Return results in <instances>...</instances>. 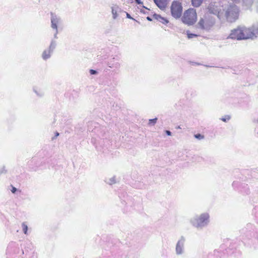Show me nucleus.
<instances>
[{
  "instance_id": "nucleus-1",
  "label": "nucleus",
  "mask_w": 258,
  "mask_h": 258,
  "mask_svg": "<svg viewBox=\"0 0 258 258\" xmlns=\"http://www.w3.org/2000/svg\"><path fill=\"white\" fill-rule=\"evenodd\" d=\"M233 3H228L224 6H222L223 16L226 20L230 22L236 21L239 17L240 9L235 4L241 3V6L244 10H252V7L255 0H231Z\"/></svg>"
},
{
  "instance_id": "nucleus-2",
  "label": "nucleus",
  "mask_w": 258,
  "mask_h": 258,
  "mask_svg": "<svg viewBox=\"0 0 258 258\" xmlns=\"http://www.w3.org/2000/svg\"><path fill=\"white\" fill-rule=\"evenodd\" d=\"M253 36V30L245 26H239L231 31L228 38L238 40H245Z\"/></svg>"
},
{
  "instance_id": "nucleus-3",
  "label": "nucleus",
  "mask_w": 258,
  "mask_h": 258,
  "mask_svg": "<svg viewBox=\"0 0 258 258\" xmlns=\"http://www.w3.org/2000/svg\"><path fill=\"white\" fill-rule=\"evenodd\" d=\"M210 223V214L204 212L197 215L190 219V223L198 229H202L207 227Z\"/></svg>"
},
{
  "instance_id": "nucleus-4",
  "label": "nucleus",
  "mask_w": 258,
  "mask_h": 258,
  "mask_svg": "<svg viewBox=\"0 0 258 258\" xmlns=\"http://www.w3.org/2000/svg\"><path fill=\"white\" fill-rule=\"evenodd\" d=\"M50 27L54 31V38L57 39V34L58 33V29L62 24V20L61 17L56 14L51 13L50 14Z\"/></svg>"
},
{
  "instance_id": "nucleus-5",
  "label": "nucleus",
  "mask_w": 258,
  "mask_h": 258,
  "mask_svg": "<svg viewBox=\"0 0 258 258\" xmlns=\"http://www.w3.org/2000/svg\"><path fill=\"white\" fill-rule=\"evenodd\" d=\"M215 19L209 14H206L203 18H201L198 23L199 26L203 30H209L214 25Z\"/></svg>"
},
{
  "instance_id": "nucleus-6",
  "label": "nucleus",
  "mask_w": 258,
  "mask_h": 258,
  "mask_svg": "<svg viewBox=\"0 0 258 258\" xmlns=\"http://www.w3.org/2000/svg\"><path fill=\"white\" fill-rule=\"evenodd\" d=\"M197 16L196 10L194 9H189L183 14L182 21L183 23L188 25L194 24L197 21Z\"/></svg>"
},
{
  "instance_id": "nucleus-7",
  "label": "nucleus",
  "mask_w": 258,
  "mask_h": 258,
  "mask_svg": "<svg viewBox=\"0 0 258 258\" xmlns=\"http://www.w3.org/2000/svg\"><path fill=\"white\" fill-rule=\"evenodd\" d=\"M182 7L181 4L178 2L174 1L171 6V15L175 19L179 18L182 14Z\"/></svg>"
},
{
  "instance_id": "nucleus-8",
  "label": "nucleus",
  "mask_w": 258,
  "mask_h": 258,
  "mask_svg": "<svg viewBox=\"0 0 258 258\" xmlns=\"http://www.w3.org/2000/svg\"><path fill=\"white\" fill-rule=\"evenodd\" d=\"M208 11L210 14H213L216 15L219 19H221L223 16V12L221 7L218 6L216 3H211L209 6Z\"/></svg>"
},
{
  "instance_id": "nucleus-9",
  "label": "nucleus",
  "mask_w": 258,
  "mask_h": 258,
  "mask_svg": "<svg viewBox=\"0 0 258 258\" xmlns=\"http://www.w3.org/2000/svg\"><path fill=\"white\" fill-rule=\"evenodd\" d=\"M185 238L183 236H181L177 241L175 245V253L176 255H182L184 253V244Z\"/></svg>"
},
{
  "instance_id": "nucleus-10",
  "label": "nucleus",
  "mask_w": 258,
  "mask_h": 258,
  "mask_svg": "<svg viewBox=\"0 0 258 258\" xmlns=\"http://www.w3.org/2000/svg\"><path fill=\"white\" fill-rule=\"evenodd\" d=\"M112 19L116 20L119 16L120 13L123 12V11L116 4H113L111 6Z\"/></svg>"
},
{
  "instance_id": "nucleus-11",
  "label": "nucleus",
  "mask_w": 258,
  "mask_h": 258,
  "mask_svg": "<svg viewBox=\"0 0 258 258\" xmlns=\"http://www.w3.org/2000/svg\"><path fill=\"white\" fill-rule=\"evenodd\" d=\"M108 67L111 69H114L118 70L120 68V64L119 62L115 61L114 58L108 62Z\"/></svg>"
},
{
  "instance_id": "nucleus-12",
  "label": "nucleus",
  "mask_w": 258,
  "mask_h": 258,
  "mask_svg": "<svg viewBox=\"0 0 258 258\" xmlns=\"http://www.w3.org/2000/svg\"><path fill=\"white\" fill-rule=\"evenodd\" d=\"M154 2L161 10L164 9L167 6L166 0H154Z\"/></svg>"
},
{
  "instance_id": "nucleus-13",
  "label": "nucleus",
  "mask_w": 258,
  "mask_h": 258,
  "mask_svg": "<svg viewBox=\"0 0 258 258\" xmlns=\"http://www.w3.org/2000/svg\"><path fill=\"white\" fill-rule=\"evenodd\" d=\"M153 17L154 19H155L156 20H158V21L164 24H167L169 22L168 20L167 19L162 17L160 15L158 14H154L153 15Z\"/></svg>"
},
{
  "instance_id": "nucleus-14",
  "label": "nucleus",
  "mask_w": 258,
  "mask_h": 258,
  "mask_svg": "<svg viewBox=\"0 0 258 258\" xmlns=\"http://www.w3.org/2000/svg\"><path fill=\"white\" fill-rule=\"evenodd\" d=\"M52 51H51L49 48L44 50L42 54V57L44 60H46L50 57Z\"/></svg>"
},
{
  "instance_id": "nucleus-15",
  "label": "nucleus",
  "mask_w": 258,
  "mask_h": 258,
  "mask_svg": "<svg viewBox=\"0 0 258 258\" xmlns=\"http://www.w3.org/2000/svg\"><path fill=\"white\" fill-rule=\"evenodd\" d=\"M56 39H54V38L51 40L50 44L49 45V46L48 48L51 50L53 51L54 49L55 48V47L56 46Z\"/></svg>"
},
{
  "instance_id": "nucleus-16",
  "label": "nucleus",
  "mask_w": 258,
  "mask_h": 258,
  "mask_svg": "<svg viewBox=\"0 0 258 258\" xmlns=\"http://www.w3.org/2000/svg\"><path fill=\"white\" fill-rule=\"evenodd\" d=\"M105 182L109 185L113 184L115 183L116 182V177L115 176H114L110 178H107L105 180Z\"/></svg>"
},
{
  "instance_id": "nucleus-17",
  "label": "nucleus",
  "mask_w": 258,
  "mask_h": 258,
  "mask_svg": "<svg viewBox=\"0 0 258 258\" xmlns=\"http://www.w3.org/2000/svg\"><path fill=\"white\" fill-rule=\"evenodd\" d=\"M203 0H191L192 5L195 7H199L202 3Z\"/></svg>"
},
{
  "instance_id": "nucleus-18",
  "label": "nucleus",
  "mask_w": 258,
  "mask_h": 258,
  "mask_svg": "<svg viewBox=\"0 0 258 258\" xmlns=\"http://www.w3.org/2000/svg\"><path fill=\"white\" fill-rule=\"evenodd\" d=\"M21 226H22V230H23V233L25 235H28V226L26 224V223L25 222H23L22 223Z\"/></svg>"
},
{
  "instance_id": "nucleus-19",
  "label": "nucleus",
  "mask_w": 258,
  "mask_h": 258,
  "mask_svg": "<svg viewBox=\"0 0 258 258\" xmlns=\"http://www.w3.org/2000/svg\"><path fill=\"white\" fill-rule=\"evenodd\" d=\"M33 91L38 96L41 97L44 95V93L42 91H41V90L38 91V89L36 88H33Z\"/></svg>"
},
{
  "instance_id": "nucleus-20",
  "label": "nucleus",
  "mask_w": 258,
  "mask_h": 258,
  "mask_svg": "<svg viewBox=\"0 0 258 258\" xmlns=\"http://www.w3.org/2000/svg\"><path fill=\"white\" fill-rule=\"evenodd\" d=\"M157 121V118H156V117L155 118H153V119H150L149 120L148 124L149 125H151V126L154 125L156 123Z\"/></svg>"
},
{
  "instance_id": "nucleus-21",
  "label": "nucleus",
  "mask_w": 258,
  "mask_h": 258,
  "mask_svg": "<svg viewBox=\"0 0 258 258\" xmlns=\"http://www.w3.org/2000/svg\"><path fill=\"white\" fill-rule=\"evenodd\" d=\"M230 119V116L229 115H226L225 116L221 118V120L224 122H227Z\"/></svg>"
},
{
  "instance_id": "nucleus-22",
  "label": "nucleus",
  "mask_w": 258,
  "mask_h": 258,
  "mask_svg": "<svg viewBox=\"0 0 258 258\" xmlns=\"http://www.w3.org/2000/svg\"><path fill=\"white\" fill-rule=\"evenodd\" d=\"M250 28H252V30H253V36L254 35V34H258V26L257 27H255L254 25L252 26Z\"/></svg>"
},
{
  "instance_id": "nucleus-23",
  "label": "nucleus",
  "mask_w": 258,
  "mask_h": 258,
  "mask_svg": "<svg viewBox=\"0 0 258 258\" xmlns=\"http://www.w3.org/2000/svg\"><path fill=\"white\" fill-rule=\"evenodd\" d=\"M195 137L197 139H199V140H202L204 139V136L200 134H196L195 135Z\"/></svg>"
},
{
  "instance_id": "nucleus-24",
  "label": "nucleus",
  "mask_w": 258,
  "mask_h": 258,
  "mask_svg": "<svg viewBox=\"0 0 258 258\" xmlns=\"http://www.w3.org/2000/svg\"><path fill=\"white\" fill-rule=\"evenodd\" d=\"M197 36H198V35L197 34L187 32V37L189 39L192 38H194L195 37H197Z\"/></svg>"
},
{
  "instance_id": "nucleus-25",
  "label": "nucleus",
  "mask_w": 258,
  "mask_h": 258,
  "mask_svg": "<svg viewBox=\"0 0 258 258\" xmlns=\"http://www.w3.org/2000/svg\"><path fill=\"white\" fill-rule=\"evenodd\" d=\"M124 12L126 13V18H127L128 19H132V20H135V19L134 18H133L131 17V16L128 13H126L125 12Z\"/></svg>"
},
{
  "instance_id": "nucleus-26",
  "label": "nucleus",
  "mask_w": 258,
  "mask_h": 258,
  "mask_svg": "<svg viewBox=\"0 0 258 258\" xmlns=\"http://www.w3.org/2000/svg\"><path fill=\"white\" fill-rule=\"evenodd\" d=\"M90 73L91 75H95L97 74V71L94 70H90Z\"/></svg>"
},
{
  "instance_id": "nucleus-27",
  "label": "nucleus",
  "mask_w": 258,
  "mask_h": 258,
  "mask_svg": "<svg viewBox=\"0 0 258 258\" xmlns=\"http://www.w3.org/2000/svg\"><path fill=\"white\" fill-rule=\"evenodd\" d=\"M6 170L5 169V167H3L2 168V169L0 170V174L3 173H6Z\"/></svg>"
},
{
  "instance_id": "nucleus-28",
  "label": "nucleus",
  "mask_w": 258,
  "mask_h": 258,
  "mask_svg": "<svg viewBox=\"0 0 258 258\" xmlns=\"http://www.w3.org/2000/svg\"><path fill=\"white\" fill-rule=\"evenodd\" d=\"M142 8L143 9H147L148 10L147 8H146L145 6H142ZM141 12L142 13H144V14H145L146 13V12L145 11L144 9H141Z\"/></svg>"
},
{
  "instance_id": "nucleus-29",
  "label": "nucleus",
  "mask_w": 258,
  "mask_h": 258,
  "mask_svg": "<svg viewBox=\"0 0 258 258\" xmlns=\"http://www.w3.org/2000/svg\"><path fill=\"white\" fill-rule=\"evenodd\" d=\"M17 191V188L14 186L12 187V189L11 190V191L12 193H15V192Z\"/></svg>"
},
{
  "instance_id": "nucleus-30",
  "label": "nucleus",
  "mask_w": 258,
  "mask_h": 258,
  "mask_svg": "<svg viewBox=\"0 0 258 258\" xmlns=\"http://www.w3.org/2000/svg\"><path fill=\"white\" fill-rule=\"evenodd\" d=\"M165 133L167 136H171V132L169 131L166 130L165 131Z\"/></svg>"
},
{
  "instance_id": "nucleus-31",
  "label": "nucleus",
  "mask_w": 258,
  "mask_h": 258,
  "mask_svg": "<svg viewBox=\"0 0 258 258\" xmlns=\"http://www.w3.org/2000/svg\"><path fill=\"white\" fill-rule=\"evenodd\" d=\"M136 1V2L139 4V5H141V4H143V2H142L141 1V0H135Z\"/></svg>"
},
{
  "instance_id": "nucleus-32",
  "label": "nucleus",
  "mask_w": 258,
  "mask_h": 258,
  "mask_svg": "<svg viewBox=\"0 0 258 258\" xmlns=\"http://www.w3.org/2000/svg\"><path fill=\"white\" fill-rule=\"evenodd\" d=\"M255 6H256V11L258 12V0H257L256 2L255 3Z\"/></svg>"
},
{
  "instance_id": "nucleus-33",
  "label": "nucleus",
  "mask_w": 258,
  "mask_h": 258,
  "mask_svg": "<svg viewBox=\"0 0 258 258\" xmlns=\"http://www.w3.org/2000/svg\"><path fill=\"white\" fill-rule=\"evenodd\" d=\"M147 19L150 21H152V19L150 17H147Z\"/></svg>"
},
{
  "instance_id": "nucleus-34",
  "label": "nucleus",
  "mask_w": 258,
  "mask_h": 258,
  "mask_svg": "<svg viewBox=\"0 0 258 258\" xmlns=\"http://www.w3.org/2000/svg\"><path fill=\"white\" fill-rule=\"evenodd\" d=\"M59 136V133H56V134H55V137H57V136Z\"/></svg>"
},
{
  "instance_id": "nucleus-35",
  "label": "nucleus",
  "mask_w": 258,
  "mask_h": 258,
  "mask_svg": "<svg viewBox=\"0 0 258 258\" xmlns=\"http://www.w3.org/2000/svg\"><path fill=\"white\" fill-rule=\"evenodd\" d=\"M254 122L258 123V119L257 120H254Z\"/></svg>"
},
{
  "instance_id": "nucleus-36",
  "label": "nucleus",
  "mask_w": 258,
  "mask_h": 258,
  "mask_svg": "<svg viewBox=\"0 0 258 258\" xmlns=\"http://www.w3.org/2000/svg\"><path fill=\"white\" fill-rule=\"evenodd\" d=\"M257 135H258V132H257Z\"/></svg>"
}]
</instances>
